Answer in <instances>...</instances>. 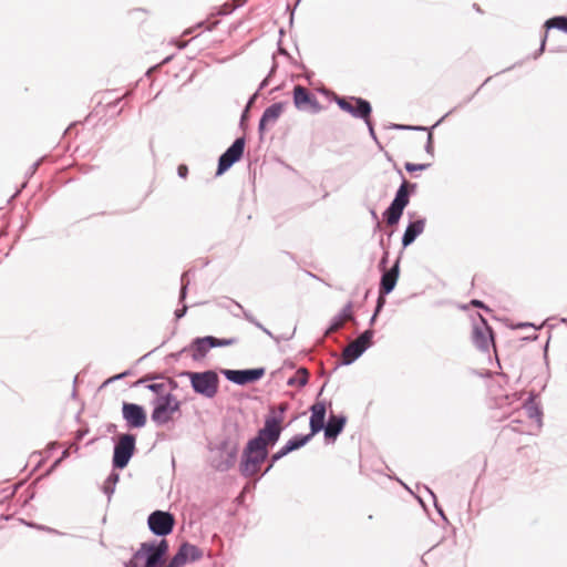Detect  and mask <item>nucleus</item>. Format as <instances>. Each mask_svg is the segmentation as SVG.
Here are the masks:
<instances>
[{"label": "nucleus", "mask_w": 567, "mask_h": 567, "mask_svg": "<svg viewBox=\"0 0 567 567\" xmlns=\"http://www.w3.org/2000/svg\"><path fill=\"white\" fill-rule=\"evenodd\" d=\"M308 384V378H300L299 375L297 374H293L291 375L288 380H287V385L289 386H299V388H303Z\"/></svg>", "instance_id": "nucleus-43"}, {"label": "nucleus", "mask_w": 567, "mask_h": 567, "mask_svg": "<svg viewBox=\"0 0 567 567\" xmlns=\"http://www.w3.org/2000/svg\"><path fill=\"white\" fill-rule=\"evenodd\" d=\"M424 151L431 157H434V136L433 133H429L424 145Z\"/></svg>", "instance_id": "nucleus-45"}, {"label": "nucleus", "mask_w": 567, "mask_h": 567, "mask_svg": "<svg viewBox=\"0 0 567 567\" xmlns=\"http://www.w3.org/2000/svg\"><path fill=\"white\" fill-rule=\"evenodd\" d=\"M338 107L357 120L364 121L372 116L373 107L369 100L362 96H336Z\"/></svg>", "instance_id": "nucleus-9"}, {"label": "nucleus", "mask_w": 567, "mask_h": 567, "mask_svg": "<svg viewBox=\"0 0 567 567\" xmlns=\"http://www.w3.org/2000/svg\"><path fill=\"white\" fill-rule=\"evenodd\" d=\"M494 337V330L488 321L480 316V323L474 322L472 327V341L474 346L484 353L488 352Z\"/></svg>", "instance_id": "nucleus-20"}, {"label": "nucleus", "mask_w": 567, "mask_h": 567, "mask_svg": "<svg viewBox=\"0 0 567 567\" xmlns=\"http://www.w3.org/2000/svg\"><path fill=\"white\" fill-rule=\"evenodd\" d=\"M329 405H331V402H328L327 400H317L316 403L309 408V431L313 435L320 433L323 429V424L328 421L326 417Z\"/></svg>", "instance_id": "nucleus-23"}, {"label": "nucleus", "mask_w": 567, "mask_h": 567, "mask_svg": "<svg viewBox=\"0 0 567 567\" xmlns=\"http://www.w3.org/2000/svg\"><path fill=\"white\" fill-rule=\"evenodd\" d=\"M84 497L93 507L103 504V496L106 495V475L102 473L89 478L84 486Z\"/></svg>", "instance_id": "nucleus-18"}, {"label": "nucleus", "mask_w": 567, "mask_h": 567, "mask_svg": "<svg viewBox=\"0 0 567 567\" xmlns=\"http://www.w3.org/2000/svg\"><path fill=\"white\" fill-rule=\"evenodd\" d=\"M334 371L332 370L331 372H322V375L326 378L323 384L320 386V389H318V392H317V400H319V398L322 395V393L324 392V389L331 378V374L333 373Z\"/></svg>", "instance_id": "nucleus-52"}, {"label": "nucleus", "mask_w": 567, "mask_h": 567, "mask_svg": "<svg viewBox=\"0 0 567 567\" xmlns=\"http://www.w3.org/2000/svg\"><path fill=\"white\" fill-rule=\"evenodd\" d=\"M215 336L195 337L183 348V351L190 352L194 361L198 362L206 358L207 353L214 349Z\"/></svg>", "instance_id": "nucleus-22"}, {"label": "nucleus", "mask_w": 567, "mask_h": 567, "mask_svg": "<svg viewBox=\"0 0 567 567\" xmlns=\"http://www.w3.org/2000/svg\"><path fill=\"white\" fill-rule=\"evenodd\" d=\"M348 422V416L344 413H339L338 415L331 414L328 421L323 424V440L324 443L333 444L338 437L344 431V427Z\"/></svg>", "instance_id": "nucleus-21"}, {"label": "nucleus", "mask_w": 567, "mask_h": 567, "mask_svg": "<svg viewBox=\"0 0 567 567\" xmlns=\"http://www.w3.org/2000/svg\"><path fill=\"white\" fill-rule=\"evenodd\" d=\"M277 52L282 54V55H286V56H289V53L287 52V50L282 47V37H279L278 38V42H277Z\"/></svg>", "instance_id": "nucleus-62"}, {"label": "nucleus", "mask_w": 567, "mask_h": 567, "mask_svg": "<svg viewBox=\"0 0 567 567\" xmlns=\"http://www.w3.org/2000/svg\"><path fill=\"white\" fill-rule=\"evenodd\" d=\"M389 258H390V251H389V248H384V251L382 252V257L378 264V269L379 270H385V269H389L388 268V264H389Z\"/></svg>", "instance_id": "nucleus-48"}, {"label": "nucleus", "mask_w": 567, "mask_h": 567, "mask_svg": "<svg viewBox=\"0 0 567 567\" xmlns=\"http://www.w3.org/2000/svg\"><path fill=\"white\" fill-rule=\"evenodd\" d=\"M169 553L167 539L152 538L142 542L131 558L123 563L124 567H162Z\"/></svg>", "instance_id": "nucleus-2"}, {"label": "nucleus", "mask_w": 567, "mask_h": 567, "mask_svg": "<svg viewBox=\"0 0 567 567\" xmlns=\"http://www.w3.org/2000/svg\"><path fill=\"white\" fill-rule=\"evenodd\" d=\"M69 456H70L69 449L63 450L61 456L58 460H55L54 463L52 464V468L58 466L61 463L62 460H64V458H66Z\"/></svg>", "instance_id": "nucleus-61"}, {"label": "nucleus", "mask_w": 567, "mask_h": 567, "mask_svg": "<svg viewBox=\"0 0 567 567\" xmlns=\"http://www.w3.org/2000/svg\"><path fill=\"white\" fill-rule=\"evenodd\" d=\"M226 299L229 300L235 307L238 308V310L243 313V318L246 321L254 324L256 328L261 330L269 338H271L277 343H279V338L277 336H275L268 328H266L259 320H257V318L249 310L245 309L240 302H238L231 298H226Z\"/></svg>", "instance_id": "nucleus-29"}, {"label": "nucleus", "mask_w": 567, "mask_h": 567, "mask_svg": "<svg viewBox=\"0 0 567 567\" xmlns=\"http://www.w3.org/2000/svg\"><path fill=\"white\" fill-rule=\"evenodd\" d=\"M260 93H261L260 91L256 90V92L249 96L247 104H246L247 109H249L257 101Z\"/></svg>", "instance_id": "nucleus-60"}, {"label": "nucleus", "mask_w": 567, "mask_h": 567, "mask_svg": "<svg viewBox=\"0 0 567 567\" xmlns=\"http://www.w3.org/2000/svg\"><path fill=\"white\" fill-rule=\"evenodd\" d=\"M121 412L127 432L143 429L147 424V410L142 404L123 401Z\"/></svg>", "instance_id": "nucleus-16"}, {"label": "nucleus", "mask_w": 567, "mask_h": 567, "mask_svg": "<svg viewBox=\"0 0 567 567\" xmlns=\"http://www.w3.org/2000/svg\"><path fill=\"white\" fill-rule=\"evenodd\" d=\"M104 524H106V509L102 514L97 524L81 527L79 534H68V533H63L58 529H54L52 527L42 526V525H39L37 527L39 529L45 530V532L54 534V535L70 536V537L79 538V539H83V540H97L100 547L103 548L105 546L104 529H103Z\"/></svg>", "instance_id": "nucleus-10"}, {"label": "nucleus", "mask_w": 567, "mask_h": 567, "mask_svg": "<svg viewBox=\"0 0 567 567\" xmlns=\"http://www.w3.org/2000/svg\"><path fill=\"white\" fill-rule=\"evenodd\" d=\"M268 125L266 122L259 120L258 122V136L259 141H264L265 134L268 131Z\"/></svg>", "instance_id": "nucleus-54"}, {"label": "nucleus", "mask_w": 567, "mask_h": 567, "mask_svg": "<svg viewBox=\"0 0 567 567\" xmlns=\"http://www.w3.org/2000/svg\"><path fill=\"white\" fill-rule=\"evenodd\" d=\"M112 467V472L109 473V503L111 502L112 495L115 491V485L120 481V474Z\"/></svg>", "instance_id": "nucleus-40"}, {"label": "nucleus", "mask_w": 567, "mask_h": 567, "mask_svg": "<svg viewBox=\"0 0 567 567\" xmlns=\"http://www.w3.org/2000/svg\"><path fill=\"white\" fill-rule=\"evenodd\" d=\"M401 259H402V250L399 252L398 257L393 261L392 266L389 269L380 270V284L378 295L386 297L395 289L401 271Z\"/></svg>", "instance_id": "nucleus-19"}, {"label": "nucleus", "mask_w": 567, "mask_h": 567, "mask_svg": "<svg viewBox=\"0 0 567 567\" xmlns=\"http://www.w3.org/2000/svg\"><path fill=\"white\" fill-rule=\"evenodd\" d=\"M425 489L427 491V493L431 495L432 499H433V504H434V507H435V511L436 513L441 516V518L444 520V522H449L447 520V517L445 516V513H444V509L442 507V505L439 503L437 501V497L436 495L434 494V492L429 488L427 486H425Z\"/></svg>", "instance_id": "nucleus-41"}, {"label": "nucleus", "mask_w": 567, "mask_h": 567, "mask_svg": "<svg viewBox=\"0 0 567 567\" xmlns=\"http://www.w3.org/2000/svg\"><path fill=\"white\" fill-rule=\"evenodd\" d=\"M410 200L411 196L405 190V186H399L395 190L393 199L382 213V216L386 220L388 225L396 226L400 223L405 208L410 204Z\"/></svg>", "instance_id": "nucleus-13"}, {"label": "nucleus", "mask_w": 567, "mask_h": 567, "mask_svg": "<svg viewBox=\"0 0 567 567\" xmlns=\"http://www.w3.org/2000/svg\"><path fill=\"white\" fill-rule=\"evenodd\" d=\"M166 564L168 565V567H184L185 566L184 564H182L181 559L175 554L169 559V561Z\"/></svg>", "instance_id": "nucleus-59"}, {"label": "nucleus", "mask_w": 567, "mask_h": 567, "mask_svg": "<svg viewBox=\"0 0 567 567\" xmlns=\"http://www.w3.org/2000/svg\"><path fill=\"white\" fill-rule=\"evenodd\" d=\"M189 169L186 164H179L177 166V175L178 177L185 179L188 176Z\"/></svg>", "instance_id": "nucleus-56"}, {"label": "nucleus", "mask_w": 567, "mask_h": 567, "mask_svg": "<svg viewBox=\"0 0 567 567\" xmlns=\"http://www.w3.org/2000/svg\"><path fill=\"white\" fill-rule=\"evenodd\" d=\"M192 270L184 271L181 275V288L178 293V303H186V298L188 295V289L190 285V275Z\"/></svg>", "instance_id": "nucleus-31"}, {"label": "nucleus", "mask_w": 567, "mask_h": 567, "mask_svg": "<svg viewBox=\"0 0 567 567\" xmlns=\"http://www.w3.org/2000/svg\"><path fill=\"white\" fill-rule=\"evenodd\" d=\"M184 39L185 38H171L169 44H174L178 50H182L188 45V42Z\"/></svg>", "instance_id": "nucleus-53"}, {"label": "nucleus", "mask_w": 567, "mask_h": 567, "mask_svg": "<svg viewBox=\"0 0 567 567\" xmlns=\"http://www.w3.org/2000/svg\"><path fill=\"white\" fill-rule=\"evenodd\" d=\"M353 302L349 300L329 321L324 333L329 334L334 330L341 327V323L344 319H353L355 318L352 315Z\"/></svg>", "instance_id": "nucleus-27"}, {"label": "nucleus", "mask_w": 567, "mask_h": 567, "mask_svg": "<svg viewBox=\"0 0 567 567\" xmlns=\"http://www.w3.org/2000/svg\"><path fill=\"white\" fill-rule=\"evenodd\" d=\"M243 439V426L238 420L225 417L221 423L220 433L216 437V442L220 443V447H230L239 453L240 441Z\"/></svg>", "instance_id": "nucleus-12"}, {"label": "nucleus", "mask_w": 567, "mask_h": 567, "mask_svg": "<svg viewBox=\"0 0 567 567\" xmlns=\"http://www.w3.org/2000/svg\"><path fill=\"white\" fill-rule=\"evenodd\" d=\"M550 338H551V336L549 333L547 341L543 347V357H544L545 362H547V360H548V348H549Z\"/></svg>", "instance_id": "nucleus-63"}, {"label": "nucleus", "mask_w": 567, "mask_h": 567, "mask_svg": "<svg viewBox=\"0 0 567 567\" xmlns=\"http://www.w3.org/2000/svg\"><path fill=\"white\" fill-rule=\"evenodd\" d=\"M220 373L227 381L239 386H245L260 381L266 374V368L220 369Z\"/></svg>", "instance_id": "nucleus-14"}, {"label": "nucleus", "mask_w": 567, "mask_h": 567, "mask_svg": "<svg viewBox=\"0 0 567 567\" xmlns=\"http://www.w3.org/2000/svg\"><path fill=\"white\" fill-rule=\"evenodd\" d=\"M146 524L156 539H166L174 532L176 519L169 511L155 509L148 514Z\"/></svg>", "instance_id": "nucleus-8"}, {"label": "nucleus", "mask_w": 567, "mask_h": 567, "mask_svg": "<svg viewBox=\"0 0 567 567\" xmlns=\"http://www.w3.org/2000/svg\"><path fill=\"white\" fill-rule=\"evenodd\" d=\"M178 305H179V307L177 309H175V311H174V318L176 321L184 318L188 311L187 303H178Z\"/></svg>", "instance_id": "nucleus-49"}, {"label": "nucleus", "mask_w": 567, "mask_h": 567, "mask_svg": "<svg viewBox=\"0 0 567 567\" xmlns=\"http://www.w3.org/2000/svg\"><path fill=\"white\" fill-rule=\"evenodd\" d=\"M133 93L127 90L124 93H120V90H109V117L118 116L125 106L128 104Z\"/></svg>", "instance_id": "nucleus-24"}, {"label": "nucleus", "mask_w": 567, "mask_h": 567, "mask_svg": "<svg viewBox=\"0 0 567 567\" xmlns=\"http://www.w3.org/2000/svg\"><path fill=\"white\" fill-rule=\"evenodd\" d=\"M523 408L529 419L535 420L539 426L543 425V406L538 401V394L529 393L523 403Z\"/></svg>", "instance_id": "nucleus-26"}, {"label": "nucleus", "mask_w": 567, "mask_h": 567, "mask_svg": "<svg viewBox=\"0 0 567 567\" xmlns=\"http://www.w3.org/2000/svg\"><path fill=\"white\" fill-rule=\"evenodd\" d=\"M364 124L367 125V128H368V132H369V135L370 137L372 138V141L378 145V147L380 150H382V144L380 143L378 136H377V133H375V123L374 121L372 120V117H368L367 120L363 121Z\"/></svg>", "instance_id": "nucleus-39"}, {"label": "nucleus", "mask_w": 567, "mask_h": 567, "mask_svg": "<svg viewBox=\"0 0 567 567\" xmlns=\"http://www.w3.org/2000/svg\"><path fill=\"white\" fill-rule=\"evenodd\" d=\"M181 375L187 377L193 392L205 399H214L219 391L220 379L216 370L185 371Z\"/></svg>", "instance_id": "nucleus-3"}, {"label": "nucleus", "mask_w": 567, "mask_h": 567, "mask_svg": "<svg viewBox=\"0 0 567 567\" xmlns=\"http://www.w3.org/2000/svg\"><path fill=\"white\" fill-rule=\"evenodd\" d=\"M385 303H386V297L378 295L374 310L372 312V316L369 319V328L374 327L380 313L384 309Z\"/></svg>", "instance_id": "nucleus-33"}, {"label": "nucleus", "mask_w": 567, "mask_h": 567, "mask_svg": "<svg viewBox=\"0 0 567 567\" xmlns=\"http://www.w3.org/2000/svg\"><path fill=\"white\" fill-rule=\"evenodd\" d=\"M408 224L401 237L402 251L410 247L424 231L426 218L416 212L406 213Z\"/></svg>", "instance_id": "nucleus-17"}, {"label": "nucleus", "mask_w": 567, "mask_h": 567, "mask_svg": "<svg viewBox=\"0 0 567 567\" xmlns=\"http://www.w3.org/2000/svg\"><path fill=\"white\" fill-rule=\"evenodd\" d=\"M246 138L238 136L234 142L219 155L217 161L216 176H221L228 172L236 163H238L245 154Z\"/></svg>", "instance_id": "nucleus-11"}, {"label": "nucleus", "mask_w": 567, "mask_h": 567, "mask_svg": "<svg viewBox=\"0 0 567 567\" xmlns=\"http://www.w3.org/2000/svg\"><path fill=\"white\" fill-rule=\"evenodd\" d=\"M286 106V101L275 102L264 110L259 120L266 122L267 124H275L284 113Z\"/></svg>", "instance_id": "nucleus-30"}, {"label": "nucleus", "mask_w": 567, "mask_h": 567, "mask_svg": "<svg viewBox=\"0 0 567 567\" xmlns=\"http://www.w3.org/2000/svg\"><path fill=\"white\" fill-rule=\"evenodd\" d=\"M470 305H471V306H474V307H476V308L483 309V310H485V311H487V312H489V311H491V308H489V307H488L484 301H482V300H480V299H472V300L470 301Z\"/></svg>", "instance_id": "nucleus-55"}, {"label": "nucleus", "mask_w": 567, "mask_h": 567, "mask_svg": "<svg viewBox=\"0 0 567 567\" xmlns=\"http://www.w3.org/2000/svg\"><path fill=\"white\" fill-rule=\"evenodd\" d=\"M456 110V107H453L452 110H450L449 112H446L442 117H440L432 126H423V125H411V131H417V132H427V134L431 132L433 133V131L440 126L446 117H449L454 111Z\"/></svg>", "instance_id": "nucleus-35"}, {"label": "nucleus", "mask_w": 567, "mask_h": 567, "mask_svg": "<svg viewBox=\"0 0 567 567\" xmlns=\"http://www.w3.org/2000/svg\"><path fill=\"white\" fill-rule=\"evenodd\" d=\"M175 555L181 559L182 564L187 565L200 560L204 553L198 546L185 540L179 545Z\"/></svg>", "instance_id": "nucleus-25"}, {"label": "nucleus", "mask_w": 567, "mask_h": 567, "mask_svg": "<svg viewBox=\"0 0 567 567\" xmlns=\"http://www.w3.org/2000/svg\"><path fill=\"white\" fill-rule=\"evenodd\" d=\"M547 40H548V38H540L538 49L535 50L534 53L532 55H528L527 58H532L534 60H537L544 53V51L546 49Z\"/></svg>", "instance_id": "nucleus-46"}, {"label": "nucleus", "mask_w": 567, "mask_h": 567, "mask_svg": "<svg viewBox=\"0 0 567 567\" xmlns=\"http://www.w3.org/2000/svg\"><path fill=\"white\" fill-rule=\"evenodd\" d=\"M286 456H287V454L284 452V450L281 447H279L275 453H272L270 455L268 454V457H267L268 465L261 473L260 477L265 476L268 472H270L272 470V467L275 466V464ZM264 462H266V460Z\"/></svg>", "instance_id": "nucleus-34"}, {"label": "nucleus", "mask_w": 567, "mask_h": 567, "mask_svg": "<svg viewBox=\"0 0 567 567\" xmlns=\"http://www.w3.org/2000/svg\"><path fill=\"white\" fill-rule=\"evenodd\" d=\"M296 374L299 375L300 378H308L309 371L305 367H299L297 368Z\"/></svg>", "instance_id": "nucleus-64"}, {"label": "nucleus", "mask_w": 567, "mask_h": 567, "mask_svg": "<svg viewBox=\"0 0 567 567\" xmlns=\"http://www.w3.org/2000/svg\"><path fill=\"white\" fill-rule=\"evenodd\" d=\"M385 130H394V131H410L411 125L410 124H399V123H389L384 125Z\"/></svg>", "instance_id": "nucleus-50"}, {"label": "nucleus", "mask_w": 567, "mask_h": 567, "mask_svg": "<svg viewBox=\"0 0 567 567\" xmlns=\"http://www.w3.org/2000/svg\"><path fill=\"white\" fill-rule=\"evenodd\" d=\"M159 379H163L162 374L155 373V372H151V373H147V374L143 375L138 380H136L131 386H133V388H137V386H141V385L145 386L146 384H148L151 382H154L156 380H159Z\"/></svg>", "instance_id": "nucleus-36"}, {"label": "nucleus", "mask_w": 567, "mask_h": 567, "mask_svg": "<svg viewBox=\"0 0 567 567\" xmlns=\"http://www.w3.org/2000/svg\"><path fill=\"white\" fill-rule=\"evenodd\" d=\"M513 329H525V328H534L535 330H537L538 328L533 323V322H528V321H519L517 322L514 327H512Z\"/></svg>", "instance_id": "nucleus-57"}, {"label": "nucleus", "mask_w": 567, "mask_h": 567, "mask_svg": "<svg viewBox=\"0 0 567 567\" xmlns=\"http://www.w3.org/2000/svg\"><path fill=\"white\" fill-rule=\"evenodd\" d=\"M207 450L210 454L208 464L218 473H226L230 471L237 463L239 453L230 447L221 449L219 442H208Z\"/></svg>", "instance_id": "nucleus-7"}, {"label": "nucleus", "mask_w": 567, "mask_h": 567, "mask_svg": "<svg viewBox=\"0 0 567 567\" xmlns=\"http://www.w3.org/2000/svg\"><path fill=\"white\" fill-rule=\"evenodd\" d=\"M238 342V339L233 337V338H217L215 337V340H214V348H224V347H229V346H234Z\"/></svg>", "instance_id": "nucleus-42"}, {"label": "nucleus", "mask_w": 567, "mask_h": 567, "mask_svg": "<svg viewBox=\"0 0 567 567\" xmlns=\"http://www.w3.org/2000/svg\"><path fill=\"white\" fill-rule=\"evenodd\" d=\"M431 166H432L431 163H412V162H405L404 163V168L410 174H414L415 172L426 171Z\"/></svg>", "instance_id": "nucleus-37"}, {"label": "nucleus", "mask_w": 567, "mask_h": 567, "mask_svg": "<svg viewBox=\"0 0 567 567\" xmlns=\"http://www.w3.org/2000/svg\"><path fill=\"white\" fill-rule=\"evenodd\" d=\"M133 373L132 369H126L121 373H117L115 375L109 377V384L114 383L118 380H122Z\"/></svg>", "instance_id": "nucleus-51"}, {"label": "nucleus", "mask_w": 567, "mask_h": 567, "mask_svg": "<svg viewBox=\"0 0 567 567\" xmlns=\"http://www.w3.org/2000/svg\"><path fill=\"white\" fill-rule=\"evenodd\" d=\"M316 435L310 431L308 433H298L292 435L282 446L284 452L289 455L306 446Z\"/></svg>", "instance_id": "nucleus-28"}, {"label": "nucleus", "mask_w": 567, "mask_h": 567, "mask_svg": "<svg viewBox=\"0 0 567 567\" xmlns=\"http://www.w3.org/2000/svg\"><path fill=\"white\" fill-rule=\"evenodd\" d=\"M544 27L546 28V30L555 28L561 32L567 33V17H554L551 19H548L545 22Z\"/></svg>", "instance_id": "nucleus-32"}, {"label": "nucleus", "mask_w": 567, "mask_h": 567, "mask_svg": "<svg viewBox=\"0 0 567 567\" xmlns=\"http://www.w3.org/2000/svg\"><path fill=\"white\" fill-rule=\"evenodd\" d=\"M271 79H272V78H271V74H267V75H266V76L260 81V83H259V85H258L257 90L261 92L264 89H266V87L270 84Z\"/></svg>", "instance_id": "nucleus-58"}, {"label": "nucleus", "mask_w": 567, "mask_h": 567, "mask_svg": "<svg viewBox=\"0 0 567 567\" xmlns=\"http://www.w3.org/2000/svg\"><path fill=\"white\" fill-rule=\"evenodd\" d=\"M492 78H493V76H488V78H486V79L484 80V82H483V83H482V84L476 89V91H475L472 95L466 96V99H465L462 103H460L457 106H455V107H456V109H457V107H462L463 105H465V104L470 103V102L474 99V96H475V95L481 91V89L492 80Z\"/></svg>", "instance_id": "nucleus-47"}, {"label": "nucleus", "mask_w": 567, "mask_h": 567, "mask_svg": "<svg viewBox=\"0 0 567 567\" xmlns=\"http://www.w3.org/2000/svg\"><path fill=\"white\" fill-rule=\"evenodd\" d=\"M400 186H405V190L410 196H414L417 192V184L413 182H409L406 177H403V181H401Z\"/></svg>", "instance_id": "nucleus-44"}, {"label": "nucleus", "mask_w": 567, "mask_h": 567, "mask_svg": "<svg viewBox=\"0 0 567 567\" xmlns=\"http://www.w3.org/2000/svg\"><path fill=\"white\" fill-rule=\"evenodd\" d=\"M292 102L293 106L299 112H306L315 115L319 114L323 110V106L316 94L300 84L295 85L292 89Z\"/></svg>", "instance_id": "nucleus-15"}, {"label": "nucleus", "mask_w": 567, "mask_h": 567, "mask_svg": "<svg viewBox=\"0 0 567 567\" xmlns=\"http://www.w3.org/2000/svg\"><path fill=\"white\" fill-rule=\"evenodd\" d=\"M151 405V421L156 426H164L173 420L176 412L181 411L182 402L175 394L167 392L164 396L154 398Z\"/></svg>", "instance_id": "nucleus-4"}, {"label": "nucleus", "mask_w": 567, "mask_h": 567, "mask_svg": "<svg viewBox=\"0 0 567 567\" xmlns=\"http://www.w3.org/2000/svg\"><path fill=\"white\" fill-rule=\"evenodd\" d=\"M289 408L288 402L280 403L278 406H269L264 416V425L246 442L241 451L238 470L243 477L249 478L256 474L258 467L268 457V449L279 442L287 427L284 420Z\"/></svg>", "instance_id": "nucleus-1"}, {"label": "nucleus", "mask_w": 567, "mask_h": 567, "mask_svg": "<svg viewBox=\"0 0 567 567\" xmlns=\"http://www.w3.org/2000/svg\"><path fill=\"white\" fill-rule=\"evenodd\" d=\"M375 330L373 328L365 329L357 340L347 346L342 352L343 359L337 363L333 371H337L340 367L350 365L354 363L363 353L373 346V338Z\"/></svg>", "instance_id": "nucleus-6"}, {"label": "nucleus", "mask_w": 567, "mask_h": 567, "mask_svg": "<svg viewBox=\"0 0 567 567\" xmlns=\"http://www.w3.org/2000/svg\"><path fill=\"white\" fill-rule=\"evenodd\" d=\"M136 434L132 432L122 433L118 439L112 437L113 441V455L112 467L114 470H124L130 464L132 457L135 455L136 449Z\"/></svg>", "instance_id": "nucleus-5"}, {"label": "nucleus", "mask_w": 567, "mask_h": 567, "mask_svg": "<svg viewBox=\"0 0 567 567\" xmlns=\"http://www.w3.org/2000/svg\"><path fill=\"white\" fill-rule=\"evenodd\" d=\"M145 389L151 391L155 395L154 398L164 396L166 394L165 393L166 384L162 383V382L161 383L159 382H151L145 385Z\"/></svg>", "instance_id": "nucleus-38"}]
</instances>
